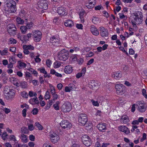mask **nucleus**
I'll use <instances>...</instances> for the list:
<instances>
[{
    "label": "nucleus",
    "mask_w": 147,
    "mask_h": 147,
    "mask_svg": "<svg viewBox=\"0 0 147 147\" xmlns=\"http://www.w3.org/2000/svg\"><path fill=\"white\" fill-rule=\"evenodd\" d=\"M4 93L6 98L8 100L13 98L15 94L14 90L10 88L7 86H5L4 88Z\"/></svg>",
    "instance_id": "f257e3e1"
},
{
    "label": "nucleus",
    "mask_w": 147,
    "mask_h": 147,
    "mask_svg": "<svg viewBox=\"0 0 147 147\" xmlns=\"http://www.w3.org/2000/svg\"><path fill=\"white\" fill-rule=\"evenodd\" d=\"M69 55V51L63 49L58 53V57L60 60L65 61L68 59Z\"/></svg>",
    "instance_id": "f03ea898"
},
{
    "label": "nucleus",
    "mask_w": 147,
    "mask_h": 147,
    "mask_svg": "<svg viewBox=\"0 0 147 147\" xmlns=\"http://www.w3.org/2000/svg\"><path fill=\"white\" fill-rule=\"evenodd\" d=\"M135 17L134 20H135V22L137 24H141L143 21V16L142 13L141 11H136L134 13Z\"/></svg>",
    "instance_id": "7ed1b4c3"
},
{
    "label": "nucleus",
    "mask_w": 147,
    "mask_h": 147,
    "mask_svg": "<svg viewBox=\"0 0 147 147\" xmlns=\"http://www.w3.org/2000/svg\"><path fill=\"white\" fill-rule=\"evenodd\" d=\"M7 6L8 8V11L11 13H14L16 11V3L14 1L11 0L9 3L7 4Z\"/></svg>",
    "instance_id": "20e7f679"
},
{
    "label": "nucleus",
    "mask_w": 147,
    "mask_h": 147,
    "mask_svg": "<svg viewBox=\"0 0 147 147\" xmlns=\"http://www.w3.org/2000/svg\"><path fill=\"white\" fill-rule=\"evenodd\" d=\"M78 121L80 125H86V127H87V123L86 124L87 121V118L86 115L85 114H80L79 117Z\"/></svg>",
    "instance_id": "39448f33"
},
{
    "label": "nucleus",
    "mask_w": 147,
    "mask_h": 147,
    "mask_svg": "<svg viewBox=\"0 0 147 147\" xmlns=\"http://www.w3.org/2000/svg\"><path fill=\"white\" fill-rule=\"evenodd\" d=\"M82 140L84 144L86 146H90L91 144V139L87 135H84L82 137Z\"/></svg>",
    "instance_id": "423d86ee"
},
{
    "label": "nucleus",
    "mask_w": 147,
    "mask_h": 147,
    "mask_svg": "<svg viewBox=\"0 0 147 147\" xmlns=\"http://www.w3.org/2000/svg\"><path fill=\"white\" fill-rule=\"evenodd\" d=\"M115 88L117 89V93L121 95L125 92V88L124 86H121L119 84H117L115 86Z\"/></svg>",
    "instance_id": "0eeeda50"
},
{
    "label": "nucleus",
    "mask_w": 147,
    "mask_h": 147,
    "mask_svg": "<svg viewBox=\"0 0 147 147\" xmlns=\"http://www.w3.org/2000/svg\"><path fill=\"white\" fill-rule=\"evenodd\" d=\"M71 105L68 102H65L61 107L62 110L64 112L69 111L71 109Z\"/></svg>",
    "instance_id": "6e6552de"
},
{
    "label": "nucleus",
    "mask_w": 147,
    "mask_h": 147,
    "mask_svg": "<svg viewBox=\"0 0 147 147\" xmlns=\"http://www.w3.org/2000/svg\"><path fill=\"white\" fill-rule=\"evenodd\" d=\"M41 32L38 30L33 31V36L34 40L36 42H39L40 41L41 38Z\"/></svg>",
    "instance_id": "1a4fd4ad"
},
{
    "label": "nucleus",
    "mask_w": 147,
    "mask_h": 147,
    "mask_svg": "<svg viewBox=\"0 0 147 147\" xmlns=\"http://www.w3.org/2000/svg\"><path fill=\"white\" fill-rule=\"evenodd\" d=\"M38 7L40 9L46 10L48 8L47 1L45 0H40L38 3Z\"/></svg>",
    "instance_id": "9d476101"
},
{
    "label": "nucleus",
    "mask_w": 147,
    "mask_h": 147,
    "mask_svg": "<svg viewBox=\"0 0 147 147\" xmlns=\"http://www.w3.org/2000/svg\"><path fill=\"white\" fill-rule=\"evenodd\" d=\"M50 136L51 141L53 143H57L59 140V136L54 133H51Z\"/></svg>",
    "instance_id": "9b49d317"
},
{
    "label": "nucleus",
    "mask_w": 147,
    "mask_h": 147,
    "mask_svg": "<svg viewBox=\"0 0 147 147\" xmlns=\"http://www.w3.org/2000/svg\"><path fill=\"white\" fill-rule=\"evenodd\" d=\"M61 127L63 129L70 128L71 127V124L68 121L63 120L60 124Z\"/></svg>",
    "instance_id": "f8f14e48"
},
{
    "label": "nucleus",
    "mask_w": 147,
    "mask_h": 147,
    "mask_svg": "<svg viewBox=\"0 0 147 147\" xmlns=\"http://www.w3.org/2000/svg\"><path fill=\"white\" fill-rule=\"evenodd\" d=\"M143 101H139L138 102V109L140 112H144L146 110V107H145L144 104L143 103Z\"/></svg>",
    "instance_id": "ddd939ff"
},
{
    "label": "nucleus",
    "mask_w": 147,
    "mask_h": 147,
    "mask_svg": "<svg viewBox=\"0 0 147 147\" xmlns=\"http://www.w3.org/2000/svg\"><path fill=\"white\" fill-rule=\"evenodd\" d=\"M122 73L121 71L114 72L112 74L111 77L115 80H119L121 78Z\"/></svg>",
    "instance_id": "4468645a"
},
{
    "label": "nucleus",
    "mask_w": 147,
    "mask_h": 147,
    "mask_svg": "<svg viewBox=\"0 0 147 147\" xmlns=\"http://www.w3.org/2000/svg\"><path fill=\"white\" fill-rule=\"evenodd\" d=\"M99 28L101 36L103 37L107 36L109 34L107 30L102 26L100 27Z\"/></svg>",
    "instance_id": "2eb2a0df"
},
{
    "label": "nucleus",
    "mask_w": 147,
    "mask_h": 147,
    "mask_svg": "<svg viewBox=\"0 0 147 147\" xmlns=\"http://www.w3.org/2000/svg\"><path fill=\"white\" fill-rule=\"evenodd\" d=\"M96 4L95 0H88V3L85 4V6L88 9H91Z\"/></svg>",
    "instance_id": "dca6fc26"
},
{
    "label": "nucleus",
    "mask_w": 147,
    "mask_h": 147,
    "mask_svg": "<svg viewBox=\"0 0 147 147\" xmlns=\"http://www.w3.org/2000/svg\"><path fill=\"white\" fill-rule=\"evenodd\" d=\"M96 127L100 131L104 132L106 129L105 124V123H99L97 125Z\"/></svg>",
    "instance_id": "f3484780"
},
{
    "label": "nucleus",
    "mask_w": 147,
    "mask_h": 147,
    "mask_svg": "<svg viewBox=\"0 0 147 147\" xmlns=\"http://www.w3.org/2000/svg\"><path fill=\"white\" fill-rule=\"evenodd\" d=\"M73 69L72 67L69 65H67L65 66L64 69V71L66 74H70L71 73Z\"/></svg>",
    "instance_id": "a211bd4d"
},
{
    "label": "nucleus",
    "mask_w": 147,
    "mask_h": 147,
    "mask_svg": "<svg viewBox=\"0 0 147 147\" xmlns=\"http://www.w3.org/2000/svg\"><path fill=\"white\" fill-rule=\"evenodd\" d=\"M90 30L92 33L94 35L98 36L99 34V32L97 29L94 26H91Z\"/></svg>",
    "instance_id": "6ab92c4d"
},
{
    "label": "nucleus",
    "mask_w": 147,
    "mask_h": 147,
    "mask_svg": "<svg viewBox=\"0 0 147 147\" xmlns=\"http://www.w3.org/2000/svg\"><path fill=\"white\" fill-rule=\"evenodd\" d=\"M119 129L122 132H123L125 134H128L129 133V131L128 128L124 126H121L119 127Z\"/></svg>",
    "instance_id": "aec40b11"
},
{
    "label": "nucleus",
    "mask_w": 147,
    "mask_h": 147,
    "mask_svg": "<svg viewBox=\"0 0 147 147\" xmlns=\"http://www.w3.org/2000/svg\"><path fill=\"white\" fill-rule=\"evenodd\" d=\"M16 28L14 25L13 24H9L8 26L7 31L10 34L12 33V31L15 32L16 30Z\"/></svg>",
    "instance_id": "412c9836"
},
{
    "label": "nucleus",
    "mask_w": 147,
    "mask_h": 147,
    "mask_svg": "<svg viewBox=\"0 0 147 147\" xmlns=\"http://www.w3.org/2000/svg\"><path fill=\"white\" fill-rule=\"evenodd\" d=\"M57 13L61 16H63L64 15H66L67 13L65 11V9L63 7H59L57 10Z\"/></svg>",
    "instance_id": "4be33fe9"
},
{
    "label": "nucleus",
    "mask_w": 147,
    "mask_h": 147,
    "mask_svg": "<svg viewBox=\"0 0 147 147\" xmlns=\"http://www.w3.org/2000/svg\"><path fill=\"white\" fill-rule=\"evenodd\" d=\"M39 102L37 97L32 98L29 100V102L32 105L38 104Z\"/></svg>",
    "instance_id": "5701e85b"
},
{
    "label": "nucleus",
    "mask_w": 147,
    "mask_h": 147,
    "mask_svg": "<svg viewBox=\"0 0 147 147\" xmlns=\"http://www.w3.org/2000/svg\"><path fill=\"white\" fill-rule=\"evenodd\" d=\"M99 85V83H98L96 81L94 80H92L89 84V86L90 88H91L93 89H95L96 87Z\"/></svg>",
    "instance_id": "b1692460"
},
{
    "label": "nucleus",
    "mask_w": 147,
    "mask_h": 147,
    "mask_svg": "<svg viewBox=\"0 0 147 147\" xmlns=\"http://www.w3.org/2000/svg\"><path fill=\"white\" fill-rule=\"evenodd\" d=\"M86 68L85 67H83L81 72H79L78 73L76 76V77L77 78H79L81 77L84 76L85 74L86 73Z\"/></svg>",
    "instance_id": "393cba45"
},
{
    "label": "nucleus",
    "mask_w": 147,
    "mask_h": 147,
    "mask_svg": "<svg viewBox=\"0 0 147 147\" xmlns=\"http://www.w3.org/2000/svg\"><path fill=\"white\" fill-rule=\"evenodd\" d=\"M73 25V22L70 20H66L65 22V25L67 27H71Z\"/></svg>",
    "instance_id": "a878e982"
},
{
    "label": "nucleus",
    "mask_w": 147,
    "mask_h": 147,
    "mask_svg": "<svg viewBox=\"0 0 147 147\" xmlns=\"http://www.w3.org/2000/svg\"><path fill=\"white\" fill-rule=\"evenodd\" d=\"M50 41L53 45H55L57 42H58L59 40L58 39L56 38L55 36H53L50 38Z\"/></svg>",
    "instance_id": "bb28decb"
},
{
    "label": "nucleus",
    "mask_w": 147,
    "mask_h": 147,
    "mask_svg": "<svg viewBox=\"0 0 147 147\" xmlns=\"http://www.w3.org/2000/svg\"><path fill=\"white\" fill-rule=\"evenodd\" d=\"M121 120L124 123H126L129 121L128 117L126 115H123L121 117Z\"/></svg>",
    "instance_id": "cd10ccee"
},
{
    "label": "nucleus",
    "mask_w": 147,
    "mask_h": 147,
    "mask_svg": "<svg viewBox=\"0 0 147 147\" xmlns=\"http://www.w3.org/2000/svg\"><path fill=\"white\" fill-rule=\"evenodd\" d=\"M21 131L23 134H27L29 132L27 127H23L21 128Z\"/></svg>",
    "instance_id": "c85d7f7f"
},
{
    "label": "nucleus",
    "mask_w": 147,
    "mask_h": 147,
    "mask_svg": "<svg viewBox=\"0 0 147 147\" xmlns=\"http://www.w3.org/2000/svg\"><path fill=\"white\" fill-rule=\"evenodd\" d=\"M27 29V27L24 26H21L20 27L21 32L23 34H25L26 33Z\"/></svg>",
    "instance_id": "c756f323"
},
{
    "label": "nucleus",
    "mask_w": 147,
    "mask_h": 147,
    "mask_svg": "<svg viewBox=\"0 0 147 147\" xmlns=\"http://www.w3.org/2000/svg\"><path fill=\"white\" fill-rule=\"evenodd\" d=\"M23 49H27L31 50H33L34 49V47L31 45H24L23 46Z\"/></svg>",
    "instance_id": "7c9ffc66"
},
{
    "label": "nucleus",
    "mask_w": 147,
    "mask_h": 147,
    "mask_svg": "<svg viewBox=\"0 0 147 147\" xmlns=\"http://www.w3.org/2000/svg\"><path fill=\"white\" fill-rule=\"evenodd\" d=\"M99 19L96 17H93L92 19V22L94 24H97L100 22Z\"/></svg>",
    "instance_id": "2f4dec72"
},
{
    "label": "nucleus",
    "mask_w": 147,
    "mask_h": 147,
    "mask_svg": "<svg viewBox=\"0 0 147 147\" xmlns=\"http://www.w3.org/2000/svg\"><path fill=\"white\" fill-rule=\"evenodd\" d=\"M21 137L22 138V141L24 143H26L28 142L27 138L26 135L22 134H21Z\"/></svg>",
    "instance_id": "473e14b6"
},
{
    "label": "nucleus",
    "mask_w": 147,
    "mask_h": 147,
    "mask_svg": "<svg viewBox=\"0 0 147 147\" xmlns=\"http://www.w3.org/2000/svg\"><path fill=\"white\" fill-rule=\"evenodd\" d=\"M61 65V63L59 61H56L54 64V67L55 68H58Z\"/></svg>",
    "instance_id": "72a5a7b5"
},
{
    "label": "nucleus",
    "mask_w": 147,
    "mask_h": 147,
    "mask_svg": "<svg viewBox=\"0 0 147 147\" xmlns=\"http://www.w3.org/2000/svg\"><path fill=\"white\" fill-rule=\"evenodd\" d=\"M16 20L18 24H22L24 23V21L23 20L20 18H17Z\"/></svg>",
    "instance_id": "f704fd0d"
},
{
    "label": "nucleus",
    "mask_w": 147,
    "mask_h": 147,
    "mask_svg": "<svg viewBox=\"0 0 147 147\" xmlns=\"http://www.w3.org/2000/svg\"><path fill=\"white\" fill-rule=\"evenodd\" d=\"M27 83L25 82H22L20 83V86L22 88H25L27 86Z\"/></svg>",
    "instance_id": "c9c22d12"
},
{
    "label": "nucleus",
    "mask_w": 147,
    "mask_h": 147,
    "mask_svg": "<svg viewBox=\"0 0 147 147\" xmlns=\"http://www.w3.org/2000/svg\"><path fill=\"white\" fill-rule=\"evenodd\" d=\"M35 126L39 130H42V126L38 122H36L35 124Z\"/></svg>",
    "instance_id": "e433bc0d"
},
{
    "label": "nucleus",
    "mask_w": 147,
    "mask_h": 147,
    "mask_svg": "<svg viewBox=\"0 0 147 147\" xmlns=\"http://www.w3.org/2000/svg\"><path fill=\"white\" fill-rule=\"evenodd\" d=\"M8 49L7 48H5L2 51H1V55H6L8 53Z\"/></svg>",
    "instance_id": "4c0bfd02"
},
{
    "label": "nucleus",
    "mask_w": 147,
    "mask_h": 147,
    "mask_svg": "<svg viewBox=\"0 0 147 147\" xmlns=\"http://www.w3.org/2000/svg\"><path fill=\"white\" fill-rule=\"evenodd\" d=\"M21 95L23 97L25 98H27L28 97V93L25 92L23 91L21 93Z\"/></svg>",
    "instance_id": "58836bf2"
},
{
    "label": "nucleus",
    "mask_w": 147,
    "mask_h": 147,
    "mask_svg": "<svg viewBox=\"0 0 147 147\" xmlns=\"http://www.w3.org/2000/svg\"><path fill=\"white\" fill-rule=\"evenodd\" d=\"M45 98L46 100L49 99L50 98L49 92L48 91H47L46 92V93L45 96Z\"/></svg>",
    "instance_id": "ea45409f"
},
{
    "label": "nucleus",
    "mask_w": 147,
    "mask_h": 147,
    "mask_svg": "<svg viewBox=\"0 0 147 147\" xmlns=\"http://www.w3.org/2000/svg\"><path fill=\"white\" fill-rule=\"evenodd\" d=\"M33 26V24L32 22H30L27 23L26 25V27L27 29H30Z\"/></svg>",
    "instance_id": "a19ab883"
},
{
    "label": "nucleus",
    "mask_w": 147,
    "mask_h": 147,
    "mask_svg": "<svg viewBox=\"0 0 147 147\" xmlns=\"http://www.w3.org/2000/svg\"><path fill=\"white\" fill-rule=\"evenodd\" d=\"M38 111V109L37 108H34L32 111V113L34 115H35L37 114Z\"/></svg>",
    "instance_id": "79ce46f5"
},
{
    "label": "nucleus",
    "mask_w": 147,
    "mask_h": 147,
    "mask_svg": "<svg viewBox=\"0 0 147 147\" xmlns=\"http://www.w3.org/2000/svg\"><path fill=\"white\" fill-rule=\"evenodd\" d=\"M19 65L20 67H19V68H22L25 67L26 65V64L24 62H20L19 64Z\"/></svg>",
    "instance_id": "37998d69"
},
{
    "label": "nucleus",
    "mask_w": 147,
    "mask_h": 147,
    "mask_svg": "<svg viewBox=\"0 0 147 147\" xmlns=\"http://www.w3.org/2000/svg\"><path fill=\"white\" fill-rule=\"evenodd\" d=\"M8 136L6 132H4L2 134V138L4 140H5L6 139V137Z\"/></svg>",
    "instance_id": "c03bdc74"
},
{
    "label": "nucleus",
    "mask_w": 147,
    "mask_h": 147,
    "mask_svg": "<svg viewBox=\"0 0 147 147\" xmlns=\"http://www.w3.org/2000/svg\"><path fill=\"white\" fill-rule=\"evenodd\" d=\"M46 64L48 67H49L51 64V60L48 59L46 62Z\"/></svg>",
    "instance_id": "a18cd8bd"
},
{
    "label": "nucleus",
    "mask_w": 147,
    "mask_h": 147,
    "mask_svg": "<svg viewBox=\"0 0 147 147\" xmlns=\"http://www.w3.org/2000/svg\"><path fill=\"white\" fill-rule=\"evenodd\" d=\"M39 55L36 56V58H34L35 61L36 62L38 63L39 62L41 61V59L40 58H39Z\"/></svg>",
    "instance_id": "49530a36"
},
{
    "label": "nucleus",
    "mask_w": 147,
    "mask_h": 147,
    "mask_svg": "<svg viewBox=\"0 0 147 147\" xmlns=\"http://www.w3.org/2000/svg\"><path fill=\"white\" fill-rule=\"evenodd\" d=\"M51 92L52 95L55 94V90L53 86L51 87Z\"/></svg>",
    "instance_id": "de8ad7c7"
},
{
    "label": "nucleus",
    "mask_w": 147,
    "mask_h": 147,
    "mask_svg": "<svg viewBox=\"0 0 147 147\" xmlns=\"http://www.w3.org/2000/svg\"><path fill=\"white\" fill-rule=\"evenodd\" d=\"M71 58L73 61H76L77 60V55H74L71 57Z\"/></svg>",
    "instance_id": "09e8293b"
},
{
    "label": "nucleus",
    "mask_w": 147,
    "mask_h": 147,
    "mask_svg": "<svg viewBox=\"0 0 147 147\" xmlns=\"http://www.w3.org/2000/svg\"><path fill=\"white\" fill-rule=\"evenodd\" d=\"M3 111L5 112L6 114H8L11 112V110L9 109L6 108H5L4 109Z\"/></svg>",
    "instance_id": "8fccbe9b"
},
{
    "label": "nucleus",
    "mask_w": 147,
    "mask_h": 147,
    "mask_svg": "<svg viewBox=\"0 0 147 147\" xmlns=\"http://www.w3.org/2000/svg\"><path fill=\"white\" fill-rule=\"evenodd\" d=\"M10 42L12 44H15L16 42V40L12 38L10 39Z\"/></svg>",
    "instance_id": "3c124183"
},
{
    "label": "nucleus",
    "mask_w": 147,
    "mask_h": 147,
    "mask_svg": "<svg viewBox=\"0 0 147 147\" xmlns=\"http://www.w3.org/2000/svg\"><path fill=\"white\" fill-rule=\"evenodd\" d=\"M142 94L146 98H147V95L146 94V91L144 89H143L142 90Z\"/></svg>",
    "instance_id": "603ef678"
},
{
    "label": "nucleus",
    "mask_w": 147,
    "mask_h": 147,
    "mask_svg": "<svg viewBox=\"0 0 147 147\" xmlns=\"http://www.w3.org/2000/svg\"><path fill=\"white\" fill-rule=\"evenodd\" d=\"M9 139L10 140H12L13 141L15 142L16 141L15 136L13 135H11L9 137Z\"/></svg>",
    "instance_id": "864d4df0"
},
{
    "label": "nucleus",
    "mask_w": 147,
    "mask_h": 147,
    "mask_svg": "<svg viewBox=\"0 0 147 147\" xmlns=\"http://www.w3.org/2000/svg\"><path fill=\"white\" fill-rule=\"evenodd\" d=\"M91 101L94 105L96 106H99V104L98 103L97 101H95L93 100H91Z\"/></svg>",
    "instance_id": "5fc2aeb1"
},
{
    "label": "nucleus",
    "mask_w": 147,
    "mask_h": 147,
    "mask_svg": "<svg viewBox=\"0 0 147 147\" xmlns=\"http://www.w3.org/2000/svg\"><path fill=\"white\" fill-rule=\"evenodd\" d=\"M76 27L78 29H82L83 26L81 24H76Z\"/></svg>",
    "instance_id": "6e6d98bb"
},
{
    "label": "nucleus",
    "mask_w": 147,
    "mask_h": 147,
    "mask_svg": "<svg viewBox=\"0 0 147 147\" xmlns=\"http://www.w3.org/2000/svg\"><path fill=\"white\" fill-rule=\"evenodd\" d=\"M38 70L40 71V73L44 74H47V71L45 70V69H38Z\"/></svg>",
    "instance_id": "4d7b16f0"
},
{
    "label": "nucleus",
    "mask_w": 147,
    "mask_h": 147,
    "mask_svg": "<svg viewBox=\"0 0 147 147\" xmlns=\"http://www.w3.org/2000/svg\"><path fill=\"white\" fill-rule=\"evenodd\" d=\"M94 61V59H91L90 60H89L87 64V65H90L91 64H92L93 63Z\"/></svg>",
    "instance_id": "13d9d810"
},
{
    "label": "nucleus",
    "mask_w": 147,
    "mask_h": 147,
    "mask_svg": "<svg viewBox=\"0 0 147 147\" xmlns=\"http://www.w3.org/2000/svg\"><path fill=\"white\" fill-rule=\"evenodd\" d=\"M28 129L30 131H32L34 129V127L32 124H30L28 126Z\"/></svg>",
    "instance_id": "bf43d9fd"
},
{
    "label": "nucleus",
    "mask_w": 147,
    "mask_h": 147,
    "mask_svg": "<svg viewBox=\"0 0 147 147\" xmlns=\"http://www.w3.org/2000/svg\"><path fill=\"white\" fill-rule=\"evenodd\" d=\"M100 142L99 140L97 141L95 144V147H100Z\"/></svg>",
    "instance_id": "052dcab7"
},
{
    "label": "nucleus",
    "mask_w": 147,
    "mask_h": 147,
    "mask_svg": "<svg viewBox=\"0 0 147 147\" xmlns=\"http://www.w3.org/2000/svg\"><path fill=\"white\" fill-rule=\"evenodd\" d=\"M55 100L53 99L49 101V108L52 105L53 103H54Z\"/></svg>",
    "instance_id": "680f3d73"
},
{
    "label": "nucleus",
    "mask_w": 147,
    "mask_h": 147,
    "mask_svg": "<svg viewBox=\"0 0 147 147\" xmlns=\"http://www.w3.org/2000/svg\"><path fill=\"white\" fill-rule=\"evenodd\" d=\"M14 59L13 57H10L9 59V61L10 63H14L16 62L14 60Z\"/></svg>",
    "instance_id": "e2e57ef3"
},
{
    "label": "nucleus",
    "mask_w": 147,
    "mask_h": 147,
    "mask_svg": "<svg viewBox=\"0 0 147 147\" xmlns=\"http://www.w3.org/2000/svg\"><path fill=\"white\" fill-rule=\"evenodd\" d=\"M30 140L32 141H33L35 140V137L33 135H30L29 136Z\"/></svg>",
    "instance_id": "0e129e2a"
},
{
    "label": "nucleus",
    "mask_w": 147,
    "mask_h": 147,
    "mask_svg": "<svg viewBox=\"0 0 147 147\" xmlns=\"http://www.w3.org/2000/svg\"><path fill=\"white\" fill-rule=\"evenodd\" d=\"M54 109L56 110H59V107L58 105H57V104H55L53 105Z\"/></svg>",
    "instance_id": "69168bd1"
},
{
    "label": "nucleus",
    "mask_w": 147,
    "mask_h": 147,
    "mask_svg": "<svg viewBox=\"0 0 147 147\" xmlns=\"http://www.w3.org/2000/svg\"><path fill=\"white\" fill-rule=\"evenodd\" d=\"M24 49V53L25 54L28 55L30 53V52L28 51V50L27 49Z\"/></svg>",
    "instance_id": "338daca9"
},
{
    "label": "nucleus",
    "mask_w": 147,
    "mask_h": 147,
    "mask_svg": "<svg viewBox=\"0 0 147 147\" xmlns=\"http://www.w3.org/2000/svg\"><path fill=\"white\" fill-rule=\"evenodd\" d=\"M33 84L35 86L37 85L38 84V81L36 80H33L32 81Z\"/></svg>",
    "instance_id": "774afa93"
}]
</instances>
